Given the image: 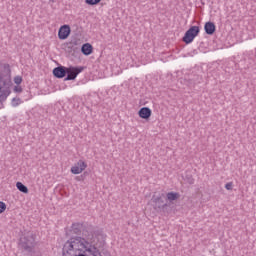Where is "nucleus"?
I'll list each match as a JSON object with an SVG mask.
<instances>
[{
	"label": "nucleus",
	"instance_id": "1",
	"mask_svg": "<svg viewBox=\"0 0 256 256\" xmlns=\"http://www.w3.org/2000/svg\"><path fill=\"white\" fill-rule=\"evenodd\" d=\"M19 247L26 253H35V237L28 235L20 238Z\"/></svg>",
	"mask_w": 256,
	"mask_h": 256
},
{
	"label": "nucleus",
	"instance_id": "2",
	"mask_svg": "<svg viewBox=\"0 0 256 256\" xmlns=\"http://www.w3.org/2000/svg\"><path fill=\"white\" fill-rule=\"evenodd\" d=\"M167 199V197L165 196V194H160L159 196L152 197V203L154 210L162 213H166L167 212V207H169V204H167V202H165Z\"/></svg>",
	"mask_w": 256,
	"mask_h": 256
},
{
	"label": "nucleus",
	"instance_id": "3",
	"mask_svg": "<svg viewBox=\"0 0 256 256\" xmlns=\"http://www.w3.org/2000/svg\"><path fill=\"white\" fill-rule=\"evenodd\" d=\"M85 70V67L83 66H78V67H74V66H69L66 67V77L64 78V81H75L77 79V75H79V73H82Z\"/></svg>",
	"mask_w": 256,
	"mask_h": 256
},
{
	"label": "nucleus",
	"instance_id": "4",
	"mask_svg": "<svg viewBox=\"0 0 256 256\" xmlns=\"http://www.w3.org/2000/svg\"><path fill=\"white\" fill-rule=\"evenodd\" d=\"M200 29L199 26H191L184 34L182 41L189 45V43H193L195 37L199 35Z\"/></svg>",
	"mask_w": 256,
	"mask_h": 256
},
{
	"label": "nucleus",
	"instance_id": "5",
	"mask_svg": "<svg viewBox=\"0 0 256 256\" xmlns=\"http://www.w3.org/2000/svg\"><path fill=\"white\" fill-rule=\"evenodd\" d=\"M11 91H9V84L5 77L0 76V101H5L9 97Z\"/></svg>",
	"mask_w": 256,
	"mask_h": 256
},
{
	"label": "nucleus",
	"instance_id": "6",
	"mask_svg": "<svg viewBox=\"0 0 256 256\" xmlns=\"http://www.w3.org/2000/svg\"><path fill=\"white\" fill-rule=\"evenodd\" d=\"M71 35V27L69 25H63L58 30V39L65 41Z\"/></svg>",
	"mask_w": 256,
	"mask_h": 256
},
{
	"label": "nucleus",
	"instance_id": "7",
	"mask_svg": "<svg viewBox=\"0 0 256 256\" xmlns=\"http://www.w3.org/2000/svg\"><path fill=\"white\" fill-rule=\"evenodd\" d=\"M87 169V163L83 160H79L72 168H71V173L73 175H79L80 173H83Z\"/></svg>",
	"mask_w": 256,
	"mask_h": 256
},
{
	"label": "nucleus",
	"instance_id": "8",
	"mask_svg": "<svg viewBox=\"0 0 256 256\" xmlns=\"http://www.w3.org/2000/svg\"><path fill=\"white\" fill-rule=\"evenodd\" d=\"M52 73H53V76L56 77V79H63L67 77V67L58 66L53 69Z\"/></svg>",
	"mask_w": 256,
	"mask_h": 256
},
{
	"label": "nucleus",
	"instance_id": "9",
	"mask_svg": "<svg viewBox=\"0 0 256 256\" xmlns=\"http://www.w3.org/2000/svg\"><path fill=\"white\" fill-rule=\"evenodd\" d=\"M138 115L140 119H150L151 115H152V111L149 107H142L139 111H138Z\"/></svg>",
	"mask_w": 256,
	"mask_h": 256
},
{
	"label": "nucleus",
	"instance_id": "10",
	"mask_svg": "<svg viewBox=\"0 0 256 256\" xmlns=\"http://www.w3.org/2000/svg\"><path fill=\"white\" fill-rule=\"evenodd\" d=\"M204 31H205L206 35H213L216 31L215 23L206 22L204 25Z\"/></svg>",
	"mask_w": 256,
	"mask_h": 256
},
{
	"label": "nucleus",
	"instance_id": "11",
	"mask_svg": "<svg viewBox=\"0 0 256 256\" xmlns=\"http://www.w3.org/2000/svg\"><path fill=\"white\" fill-rule=\"evenodd\" d=\"M83 223H74L72 224L71 231L74 233V235H81L83 231Z\"/></svg>",
	"mask_w": 256,
	"mask_h": 256
},
{
	"label": "nucleus",
	"instance_id": "12",
	"mask_svg": "<svg viewBox=\"0 0 256 256\" xmlns=\"http://www.w3.org/2000/svg\"><path fill=\"white\" fill-rule=\"evenodd\" d=\"M83 55H91L93 53V46L89 43H85L81 47Z\"/></svg>",
	"mask_w": 256,
	"mask_h": 256
},
{
	"label": "nucleus",
	"instance_id": "13",
	"mask_svg": "<svg viewBox=\"0 0 256 256\" xmlns=\"http://www.w3.org/2000/svg\"><path fill=\"white\" fill-rule=\"evenodd\" d=\"M82 235L83 237H86V239H91V237H93V232H91V227L89 226H83V229H82Z\"/></svg>",
	"mask_w": 256,
	"mask_h": 256
},
{
	"label": "nucleus",
	"instance_id": "14",
	"mask_svg": "<svg viewBox=\"0 0 256 256\" xmlns=\"http://www.w3.org/2000/svg\"><path fill=\"white\" fill-rule=\"evenodd\" d=\"M179 197H181V194H179V192H168L166 194V199L168 201H177V199H179Z\"/></svg>",
	"mask_w": 256,
	"mask_h": 256
},
{
	"label": "nucleus",
	"instance_id": "15",
	"mask_svg": "<svg viewBox=\"0 0 256 256\" xmlns=\"http://www.w3.org/2000/svg\"><path fill=\"white\" fill-rule=\"evenodd\" d=\"M16 187L18 191H20L21 193H25V194L29 193V188H27V186H25L21 182H17Z\"/></svg>",
	"mask_w": 256,
	"mask_h": 256
},
{
	"label": "nucleus",
	"instance_id": "16",
	"mask_svg": "<svg viewBox=\"0 0 256 256\" xmlns=\"http://www.w3.org/2000/svg\"><path fill=\"white\" fill-rule=\"evenodd\" d=\"M86 5H99L101 0H85Z\"/></svg>",
	"mask_w": 256,
	"mask_h": 256
},
{
	"label": "nucleus",
	"instance_id": "17",
	"mask_svg": "<svg viewBox=\"0 0 256 256\" xmlns=\"http://www.w3.org/2000/svg\"><path fill=\"white\" fill-rule=\"evenodd\" d=\"M18 105H21V98H13L12 107H17Z\"/></svg>",
	"mask_w": 256,
	"mask_h": 256
},
{
	"label": "nucleus",
	"instance_id": "18",
	"mask_svg": "<svg viewBox=\"0 0 256 256\" xmlns=\"http://www.w3.org/2000/svg\"><path fill=\"white\" fill-rule=\"evenodd\" d=\"M7 209V204L5 202L0 201V213H5V210Z\"/></svg>",
	"mask_w": 256,
	"mask_h": 256
},
{
	"label": "nucleus",
	"instance_id": "19",
	"mask_svg": "<svg viewBox=\"0 0 256 256\" xmlns=\"http://www.w3.org/2000/svg\"><path fill=\"white\" fill-rule=\"evenodd\" d=\"M14 83H15L16 85H21V83H23V78H22L21 76H16V77L14 78Z\"/></svg>",
	"mask_w": 256,
	"mask_h": 256
},
{
	"label": "nucleus",
	"instance_id": "20",
	"mask_svg": "<svg viewBox=\"0 0 256 256\" xmlns=\"http://www.w3.org/2000/svg\"><path fill=\"white\" fill-rule=\"evenodd\" d=\"M225 189H227V191H233V182H228L225 185Z\"/></svg>",
	"mask_w": 256,
	"mask_h": 256
},
{
	"label": "nucleus",
	"instance_id": "21",
	"mask_svg": "<svg viewBox=\"0 0 256 256\" xmlns=\"http://www.w3.org/2000/svg\"><path fill=\"white\" fill-rule=\"evenodd\" d=\"M14 91L15 93H23V88L21 86H15Z\"/></svg>",
	"mask_w": 256,
	"mask_h": 256
},
{
	"label": "nucleus",
	"instance_id": "22",
	"mask_svg": "<svg viewBox=\"0 0 256 256\" xmlns=\"http://www.w3.org/2000/svg\"><path fill=\"white\" fill-rule=\"evenodd\" d=\"M69 45H70V46H69V49H72L73 43L70 42Z\"/></svg>",
	"mask_w": 256,
	"mask_h": 256
},
{
	"label": "nucleus",
	"instance_id": "23",
	"mask_svg": "<svg viewBox=\"0 0 256 256\" xmlns=\"http://www.w3.org/2000/svg\"><path fill=\"white\" fill-rule=\"evenodd\" d=\"M50 1H52V3H54V2H55V0H50Z\"/></svg>",
	"mask_w": 256,
	"mask_h": 256
}]
</instances>
